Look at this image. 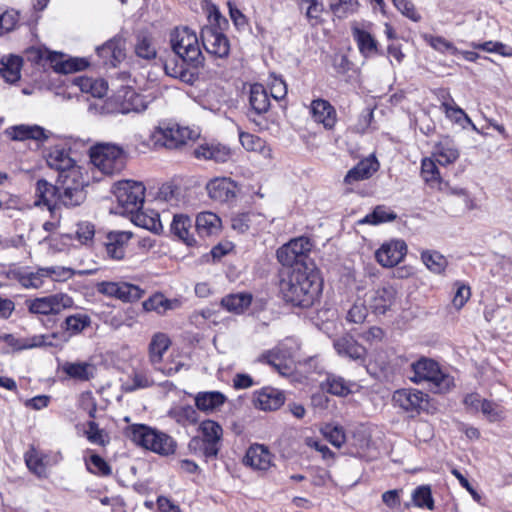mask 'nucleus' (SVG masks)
<instances>
[{
	"instance_id": "1",
	"label": "nucleus",
	"mask_w": 512,
	"mask_h": 512,
	"mask_svg": "<svg viewBox=\"0 0 512 512\" xmlns=\"http://www.w3.org/2000/svg\"><path fill=\"white\" fill-rule=\"evenodd\" d=\"M280 292L287 303L308 308L320 297L323 280L316 267L293 268L279 284Z\"/></svg>"
},
{
	"instance_id": "2",
	"label": "nucleus",
	"mask_w": 512,
	"mask_h": 512,
	"mask_svg": "<svg viewBox=\"0 0 512 512\" xmlns=\"http://www.w3.org/2000/svg\"><path fill=\"white\" fill-rule=\"evenodd\" d=\"M170 43L176 56L190 67L202 68L205 58L196 33L188 27H177L170 33Z\"/></svg>"
},
{
	"instance_id": "3",
	"label": "nucleus",
	"mask_w": 512,
	"mask_h": 512,
	"mask_svg": "<svg viewBox=\"0 0 512 512\" xmlns=\"http://www.w3.org/2000/svg\"><path fill=\"white\" fill-rule=\"evenodd\" d=\"M410 380L414 383L427 382L434 393L447 392L454 380L449 374L444 373L439 364L428 358H421L411 364Z\"/></svg>"
},
{
	"instance_id": "4",
	"label": "nucleus",
	"mask_w": 512,
	"mask_h": 512,
	"mask_svg": "<svg viewBox=\"0 0 512 512\" xmlns=\"http://www.w3.org/2000/svg\"><path fill=\"white\" fill-rule=\"evenodd\" d=\"M90 159L103 174L113 175L125 168L127 153L119 145L97 143L90 148Z\"/></svg>"
},
{
	"instance_id": "5",
	"label": "nucleus",
	"mask_w": 512,
	"mask_h": 512,
	"mask_svg": "<svg viewBox=\"0 0 512 512\" xmlns=\"http://www.w3.org/2000/svg\"><path fill=\"white\" fill-rule=\"evenodd\" d=\"M57 184L60 189V203L67 208L81 205L86 199L84 180L77 166L63 173H59Z\"/></svg>"
},
{
	"instance_id": "6",
	"label": "nucleus",
	"mask_w": 512,
	"mask_h": 512,
	"mask_svg": "<svg viewBox=\"0 0 512 512\" xmlns=\"http://www.w3.org/2000/svg\"><path fill=\"white\" fill-rule=\"evenodd\" d=\"M113 193L118 203L117 213L129 216L142 208L145 186L140 182L125 180L114 185Z\"/></svg>"
},
{
	"instance_id": "7",
	"label": "nucleus",
	"mask_w": 512,
	"mask_h": 512,
	"mask_svg": "<svg viewBox=\"0 0 512 512\" xmlns=\"http://www.w3.org/2000/svg\"><path fill=\"white\" fill-rule=\"evenodd\" d=\"M312 243L307 237L292 239L277 250V259L284 265L293 268L315 267L309 258Z\"/></svg>"
},
{
	"instance_id": "8",
	"label": "nucleus",
	"mask_w": 512,
	"mask_h": 512,
	"mask_svg": "<svg viewBox=\"0 0 512 512\" xmlns=\"http://www.w3.org/2000/svg\"><path fill=\"white\" fill-rule=\"evenodd\" d=\"M28 311L35 315H57L63 310L71 308L73 299L64 293H55L34 299H26L24 302Z\"/></svg>"
},
{
	"instance_id": "9",
	"label": "nucleus",
	"mask_w": 512,
	"mask_h": 512,
	"mask_svg": "<svg viewBox=\"0 0 512 512\" xmlns=\"http://www.w3.org/2000/svg\"><path fill=\"white\" fill-rule=\"evenodd\" d=\"M197 137L198 134L188 127L175 125L156 128L152 133L151 140L155 147L178 149L185 145L188 140H193Z\"/></svg>"
},
{
	"instance_id": "10",
	"label": "nucleus",
	"mask_w": 512,
	"mask_h": 512,
	"mask_svg": "<svg viewBox=\"0 0 512 512\" xmlns=\"http://www.w3.org/2000/svg\"><path fill=\"white\" fill-rule=\"evenodd\" d=\"M100 294L115 297L124 302H133L139 300L143 294L139 286L127 282L102 281L96 285Z\"/></svg>"
},
{
	"instance_id": "11",
	"label": "nucleus",
	"mask_w": 512,
	"mask_h": 512,
	"mask_svg": "<svg viewBox=\"0 0 512 512\" xmlns=\"http://www.w3.org/2000/svg\"><path fill=\"white\" fill-rule=\"evenodd\" d=\"M201 42L207 53L225 58L229 55L230 44L227 37L213 26H205L200 33Z\"/></svg>"
},
{
	"instance_id": "12",
	"label": "nucleus",
	"mask_w": 512,
	"mask_h": 512,
	"mask_svg": "<svg viewBox=\"0 0 512 512\" xmlns=\"http://www.w3.org/2000/svg\"><path fill=\"white\" fill-rule=\"evenodd\" d=\"M407 253V245L403 240L395 239L383 243L375 252L377 262L386 268L399 264Z\"/></svg>"
},
{
	"instance_id": "13",
	"label": "nucleus",
	"mask_w": 512,
	"mask_h": 512,
	"mask_svg": "<svg viewBox=\"0 0 512 512\" xmlns=\"http://www.w3.org/2000/svg\"><path fill=\"white\" fill-rule=\"evenodd\" d=\"M208 196L219 203H228L236 198L238 185L228 177H216L206 184Z\"/></svg>"
},
{
	"instance_id": "14",
	"label": "nucleus",
	"mask_w": 512,
	"mask_h": 512,
	"mask_svg": "<svg viewBox=\"0 0 512 512\" xmlns=\"http://www.w3.org/2000/svg\"><path fill=\"white\" fill-rule=\"evenodd\" d=\"M392 400L395 405L407 412H417L428 403V394L417 389L404 388L393 393Z\"/></svg>"
},
{
	"instance_id": "15",
	"label": "nucleus",
	"mask_w": 512,
	"mask_h": 512,
	"mask_svg": "<svg viewBox=\"0 0 512 512\" xmlns=\"http://www.w3.org/2000/svg\"><path fill=\"white\" fill-rule=\"evenodd\" d=\"M396 290L392 286H384L370 293L367 298L369 310L375 315H384L395 302Z\"/></svg>"
},
{
	"instance_id": "16",
	"label": "nucleus",
	"mask_w": 512,
	"mask_h": 512,
	"mask_svg": "<svg viewBox=\"0 0 512 512\" xmlns=\"http://www.w3.org/2000/svg\"><path fill=\"white\" fill-rule=\"evenodd\" d=\"M96 52L104 65L115 68L126 57L125 42L122 38L114 37L97 47Z\"/></svg>"
},
{
	"instance_id": "17",
	"label": "nucleus",
	"mask_w": 512,
	"mask_h": 512,
	"mask_svg": "<svg viewBox=\"0 0 512 512\" xmlns=\"http://www.w3.org/2000/svg\"><path fill=\"white\" fill-rule=\"evenodd\" d=\"M60 189L58 184L49 183L45 179H40L36 183V206H45L50 212H53L58 206L63 205L60 203Z\"/></svg>"
},
{
	"instance_id": "18",
	"label": "nucleus",
	"mask_w": 512,
	"mask_h": 512,
	"mask_svg": "<svg viewBox=\"0 0 512 512\" xmlns=\"http://www.w3.org/2000/svg\"><path fill=\"white\" fill-rule=\"evenodd\" d=\"M7 135L14 141L35 140L44 142L50 138L52 132L39 125L20 124L7 129Z\"/></svg>"
},
{
	"instance_id": "19",
	"label": "nucleus",
	"mask_w": 512,
	"mask_h": 512,
	"mask_svg": "<svg viewBox=\"0 0 512 512\" xmlns=\"http://www.w3.org/2000/svg\"><path fill=\"white\" fill-rule=\"evenodd\" d=\"M253 402L263 411H274L284 404L285 396L282 391L268 386L254 392Z\"/></svg>"
},
{
	"instance_id": "20",
	"label": "nucleus",
	"mask_w": 512,
	"mask_h": 512,
	"mask_svg": "<svg viewBox=\"0 0 512 512\" xmlns=\"http://www.w3.org/2000/svg\"><path fill=\"white\" fill-rule=\"evenodd\" d=\"M132 238L128 231H111L107 233L104 241L107 257L113 260H122L125 256L126 245Z\"/></svg>"
},
{
	"instance_id": "21",
	"label": "nucleus",
	"mask_w": 512,
	"mask_h": 512,
	"mask_svg": "<svg viewBox=\"0 0 512 512\" xmlns=\"http://www.w3.org/2000/svg\"><path fill=\"white\" fill-rule=\"evenodd\" d=\"M199 68L190 67L187 62L183 60H167L164 64L165 74L179 79L181 82L194 85L199 79Z\"/></svg>"
},
{
	"instance_id": "22",
	"label": "nucleus",
	"mask_w": 512,
	"mask_h": 512,
	"mask_svg": "<svg viewBox=\"0 0 512 512\" xmlns=\"http://www.w3.org/2000/svg\"><path fill=\"white\" fill-rule=\"evenodd\" d=\"M91 325V318L89 315L84 313H76L70 316H67L65 320L61 323L62 333H56L57 337L52 338L60 339L63 342L68 341L71 336H75L80 334L84 329L88 328Z\"/></svg>"
},
{
	"instance_id": "23",
	"label": "nucleus",
	"mask_w": 512,
	"mask_h": 512,
	"mask_svg": "<svg viewBox=\"0 0 512 512\" xmlns=\"http://www.w3.org/2000/svg\"><path fill=\"white\" fill-rule=\"evenodd\" d=\"M197 159L212 160L216 163H226L231 158V149L220 143H204L194 149Z\"/></svg>"
},
{
	"instance_id": "24",
	"label": "nucleus",
	"mask_w": 512,
	"mask_h": 512,
	"mask_svg": "<svg viewBox=\"0 0 512 512\" xmlns=\"http://www.w3.org/2000/svg\"><path fill=\"white\" fill-rule=\"evenodd\" d=\"M125 434L136 445L154 451V441L157 439L158 430L145 424H133L126 428Z\"/></svg>"
},
{
	"instance_id": "25",
	"label": "nucleus",
	"mask_w": 512,
	"mask_h": 512,
	"mask_svg": "<svg viewBox=\"0 0 512 512\" xmlns=\"http://www.w3.org/2000/svg\"><path fill=\"white\" fill-rule=\"evenodd\" d=\"M193 221L185 214H175L170 224V232L187 246H194L196 239L192 233Z\"/></svg>"
},
{
	"instance_id": "26",
	"label": "nucleus",
	"mask_w": 512,
	"mask_h": 512,
	"mask_svg": "<svg viewBox=\"0 0 512 512\" xmlns=\"http://www.w3.org/2000/svg\"><path fill=\"white\" fill-rule=\"evenodd\" d=\"M311 113L314 121L322 123L326 129L334 127L336 123V111L327 100H313L311 103Z\"/></svg>"
},
{
	"instance_id": "27",
	"label": "nucleus",
	"mask_w": 512,
	"mask_h": 512,
	"mask_svg": "<svg viewBox=\"0 0 512 512\" xmlns=\"http://www.w3.org/2000/svg\"><path fill=\"white\" fill-rule=\"evenodd\" d=\"M250 113L263 115L270 109V97L266 88L260 83L250 86L249 94Z\"/></svg>"
},
{
	"instance_id": "28",
	"label": "nucleus",
	"mask_w": 512,
	"mask_h": 512,
	"mask_svg": "<svg viewBox=\"0 0 512 512\" xmlns=\"http://www.w3.org/2000/svg\"><path fill=\"white\" fill-rule=\"evenodd\" d=\"M48 166L55 169L59 173L77 167L74 159L71 158L69 152L59 146H55L49 150L46 156Z\"/></svg>"
},
{
	"instance_id": "29",
	"label": "nucleus",
	"mask_w": 512,
	"mask_h": 512,
	"mask_svg": "<svg viewBox=\"0 0 512 512\" xmlns=\"http://www.w3.org/2000/svg\"><path fill=\"white\" fill-rule=\"evenodd\" d=\"M379 168V163L375 158H366L351 168L345 178L346 184H353L358 181L369 179Z\"/></svg>"
},
{
	"instance_id": "30",
	"label": "nucleus",
	"mask_w": 512,
	"mask_h": 512,
	"mask_svg": "<svg viewBox=\"0 0 512 512\" xmlns=\"http://www.w3.org/2000/svg\"><path fill=\"white\" fill-rule=\"evenodd\" d=\"M334 348L341 356L352 360H365L366 349L350 336H344L334 341Z\"/></svg>"
},
{
	"instance_id": "31",
	"label": "nucleus",
	"mask_w": 512,
	"mask_h": 512,
	"mask_svg": "<svg viewBox=\"0 0 512 512\" xmlns=\"http://www.w3.org/2000/svg\"><path fill=\"white\" fill-rule=\"evenodd\" d=\"M244 463L254 469L267 470L271 466V454L261 444H254L247 450Z\"/></svg>"
},
{
	"instance_id": "32",
	"label": "nucleus",
	"mask_w": 512,
	"mask_h": 512,
	"mask_svg": "<svg viewBox=\"0 0 512 512\" xmlns=\"http://www.w3.org/2000/svg\"><path fill=\"white\" fill-rule=\"evenodd\" d=\"M53 69L57 73L69 74L82 71L88 67L89 63L84 58H69L62 60V54L51 53L48 56Z\"/></svg>"
},
{
	"instance_id": "33",
	"label": "nucleus",
	"mask_w": 512,
	"mask_h": 512,
	"mask_svg": "<svg viewBox=\"0 0 512 512\" xmlns=\"http://www.w3.org/2000/svg\"><path fill=\"white\" fill-rule=\"evenodd\" d=\"M129 217L135 225L154 233H159L163 229L160 215L154 210H144L142 207L130 214Z\"/></svg>"
},
{
	"instance_id": "34",
	"label": "nucleus",
	"mask_w": 512,
	"mask_h": 512,
	"mask_svg": "<svg viewBox=\"0 0 512 512\" xmlns=\"http://www.w3.org/2000/svg\"><path fill=\"white\" fill-rule=\"evenodd\" d=\"M194 400L198 410L211 413L221 407L227 398L219 391H205L197 393Z\"/></svg>"
},
{
	"instance_id": "35",
	"label": "nucleus",
	"mask_w": 512,
	"mask_h": 512,
	"mask_svg": "<svg viewBox=\"0 0 512 512\" xmlns=\"http://www.w3.org/2000/svg\"><path fill=\"white\" fill-rule=\"evenodd\" d=\"M195 229L201 237L216 235L221 229V219L212 212L199 213L195 220Z\"/></svg>"
},
{
	"instance_id": "36",
	"label": "nucleus",
	"mask_w": 512,
	"mask_h": 512,
	"mask_svg": "<svg viewBox=\"0 0 512 512\" xmlns=\"http://www.w3.org/2000/svg\"><path fill=\"white\" fill-rule=\"evenodd\" d=\"M182 302L178 298L168 299L163 294L156 293L143 302V309L147 312L155 311L158 314H165L168 310L180 308Z\"/></svg>"
},
{
	"instance_id": "37",
	"label": "nucleus",
	"mask_w": 512,
	"mask_h": 512,
	"mask_svg": "<svg viewBox=\"0 0 512 512\" xmlns=\"http://www.w3.org/2000/svg\"><path fill=\"white\" fill-rule=\"evenodd\" d=\"M201 437L219 454L221 449V441L223 436V429L219 423L214 420H204L199 425Z\"/></svg>"
},
{
	"instance_id": "38",
	"label": "nucleus",
	"mask_w": 512,
	"mask_h": 512,
	"mask_svg": "<svg viewBox=\"0 0 512 512\" xmlns=\"http://www.w3.org/2000/svg\"><path fill=\"white\" fill-rule=\"evenodd\" d=\"M56 337L57 334L35 335L31 338L19 340L9 334L5 336V340L10 346L15 347L17 350H23L35 347L54 346L55 343L52 342L51 339Z\"/></svg>"
},
{
	"instance_id": "39",
	"label": "nucleus",
	"mask_w": 512,
	"mask_h": 512,
	"mask_svg": "<svg viewBox=\"0 0 512 512\" xmlns=\"http://www.w3.org/2000/svg\"><path fill=\"white\" fill-rule=\"evenodd\" d=\"M352 385L353 382L344 379L342 376L328 373L326 380L321 384V388L332 395L346 397L352 392Z\"/></svg>"
},
{
	"instance_id": "40",
	"label": "nucleus",
	"mask_w": 512,
	"mask_h": 512,
	"mask_svg": "<svg viewBox=\"0 0 512 512\" xmlns=\"http://www.w3.org/2000/svg\"><path fill=\"white\" fill-rule=\"evenodd\" d=\"M252 298L250 293L229 294L222 298L221 305L229 312L242 314L251 305Z\"/></svg>"
},
{
	"instance_id": "41",
	"label": "nucleus",
	"mask_w": 512,
	"mask_h": 512,
	"mask_svg": "<svg viewBox=\"0 0 512 512\" xmlns=\"http://www.w3.org/2000/svg\"><path fill=\"white\" fill-rule=\"evenodd\" d=\"M23 60L20 56L10 55L2 59L0 75L8 83H15L21 77V67Z\"/></svg>"
},
{
	"instance_id": "42",
	"label": "nucleus",
	"mask_w": 512,
	"mask_h": 512,
	"mask_svg": "<svg viewBox=\"0 0 512 512\" xmlns=\"http://www.w3.org/2000/svg\"><path fill=\"white\" fill-rule=\"evenodd\" d=\"M352 35L357 43L360 53L364 57H369L377 53V41L376 39L366 30L355 27L352 29Z\"/></svg>"
},
{
	"instance_id": "43",
	"label": "nucleus",
	"mask_w": 512,
	"mask_h": 512,
	"mask_svg": "<svg viewBox=\"0 0 512 512\" xmlns=\"http://www.w3.org/2000/svg\"><path fill=\"white\" fill-rule=\"evenodd\" d=\"M171 341L169 337L162 332L155 333L149 344V359L155 365L162 361L164 353L168 350Z\"/></svg>"
},
{
	"instance_id": "44",
	"label": "nucleus",
	"mask_w": 512,
	"mask_h": 512,
	"mask_svg": "<svg viewBox=\"0 0 512 512\" xmlns=\"http://www.w3.org/2000/svg\"><path fill=\"white\" fill-rule=\"evenodd\" d=\"M62 370L70 378L79 381H89L94 376V366L88 362H65Z\"/></svg>"
},
{
	"instance_id": "45",
	"label": "nucleus",
	"mask_w": 512,
	"mask_h": 512,
	"mask_svg": "<svg viewBox=\"0 0 512 512\" xmlns=\"http://www.w3.org/2000/svg\"><path fill=\"white\" fill-rule=\"evenodd\" d=\"M42 270L39 268L36 272H27L25 270L19 269L12 271L13 278L17 280L20 285L26 289H38L42 287L44 283V276Z\"/></svg>"
},
{
	"instance_id": "46",
	"label": "nucleus",
	"mask_w": 512,
	"mask_h": 512,
	"mask_svg": "<svg viewBox=\"0 0 512 512\" xmlns=\"http://www.w3.org/2000/svg\"><path fill=\"white\" fill-rule=\"evenodd\" d=\"M421 260L429 271L435 274H441L448 265L447 259L436 250H423Z\"/></svg>"
},
{
	"instance_id": "47",
	"label": "nucleus",
	"mask_w": 512,
	"mask_h": 512,
	"mask_svg": "<svg viewBox=\"0 0 512 512\" xmlns=\"http://www.w3.org/2000/svg\"><path fill=\"white\" fill-rule=\"evenodd\" d=\"M296 3L301 11H303L304 5L307 4L305 17L312 26L322 22L321 16L325 8L321 0H296Z\"/></svg>"
},
{
	"instance_id": "48",
	"label": "nucleus",
	"mask_w": 512,
	"mask_h": 512,
	"mask_svg": "<svg viewBox=\"0 0 512 512\" xmlns=\"http://www.w3.org/2000/svg\"><path fill=\"white\" fill-rule=\"evenodd\" d=\"M437 162L440 165H449L459 158V151L449 139L440 141L436 146Z\"/></svg>"
},
{
	"instance_id": "49",
	"label": "nucleus",
	"mask_w": 512,
	"mask_h": 512,
	"mask_svg": "<svg viewBox=\"0 0 512 512\" xmlns=\"http://www.w3.org/2000/svg\"><path fill=\"white\" fill-rule=\"evenodd\" d=\"M239 140L247 151L259 152L264 156H270L271 154V149L266 145V141L257 135L240 132Z\"/></svg>"
},
{
	"instance_id": "50",
	"label": "nucleus",
	"mask_w": 512,
	"mask_h": 512,
	"mask_svg": "<svg viewBox=\"0 0 512 512\" xmlns=\"http://www.w3.org/2000/svg\"><path fill=\"white\" fill-rule=\"evenodd\" d=\"M397 218V214L387 208L384 205L376 206L373 211L367 214L363 219L359 221L360 224H371L378 225L385 222L394 221Z\"/></svg>"
},
{
	"instance_id": "51",
	"label": "nucleus",
	"mask_w": 512,
	"mask_h": 512,
	"mask_svg": "<svg viewBox=\"0 0 512 512\" xmlns=\"http://www.w3.org/2000/svg\"><path fill=\"white\" fill-rule=\"evenodd\" d=\"M188 449L192 454L203 457L206 461L218 457L216 449H213L201 436L191 438L188 443Z\"/></svg>"
},
{
	"instance_id": "52",
	"label": "nucleus",
	"mask_w": 512,
	"mask_h": 512,
	"mask_svg": "<svg viewBox=\"0 0 512 512\" xmlns=\"http://www.w3.org/2000/svg\"><path fill=\"white\" fill-rule=\"evenodd\" d=\"M412 504L418 508H427L429 510H433L434 499L432 496V491L429 485H421L416 487L412 492Z\"/></svg>"
},
{
	"instance_id": "53",
	"label": "nucleus",
	"mask_w": 512,
	"mask_h": 512,
	"mask_svg": "<svg viewBox=\"0 0 512 512\" xmlns=\"http://www.w3.org/2000/svg\"><path fill=\"white\" fill-rule=\"evenodd\" d=\"M358 6V0H329V9L338 18L354 14Z\"/></svg>"
},
{
	"instance_id": "54",
	"label": "nucleus",
	"mask_w": 512,
	"mask_h": 512,
	"mask_svg": "<svg viewBox=\"0 0 512 512\" xmlns=\"http://www.w3.org/2000/svg\"><path fill=\"white\" fill-rule=\"evenodd\" d=\"M421 176L431 187H439L443 183L436 164L431 159H424L421 164Z\"/></svg>"
},
{
	"instance_id": "55",
	"label": "nucleus",
	"mask_w": 512,
	"mask_h": 512,
	"mask_svg": "<svg viewBox=\"0 0 512 512\" xmlns=\"http://www.w3.org/2000/svg\"><path fill=\"white\" fill-rule=\"evenodd\" d=\"M25 463L28 469L38 477L46 476V467L43 463V459L34 448H31L25 453Z\"/></svg>"
},
{
	"instance_id": "56",
	"label": "nucleus",
	"mask_w": 512,
	"mask_h": 512,
	"mask_svg": "<svg viewBox=\"0 0 512 512\" xmlns=\"http://www.w3.org/2000/svg\"><path fill=\"white\" fill-rule=\"evenodd\" d=\"M87 440L93 444L106 446L109 443V436L100 429L95 421L87 422V430H85Z\"/></svg>"
},
{
	"instance_id": "57",
	"label": "nucleus",
	"mask_w": 512,
	"mask_h": 512,
	"mask_svg": "<svg viewBox=\"0 0 512 512\" xmlns=\"http://www.w3.org/2000/svg\"><path fill=\"white\" fill-rule=\"evenodd\" d=\"M157 439L154 441V451L160 455H170L175 452L176 442L168 434L158 431Z\"/></svg>"
},
{
	"instance_id": "58",
	"label": "nucleus",
	"mask_w": 512,
	"mask_h": 512,
	"mask_svg": "<svg viewBox=\"0 0 512 512\" xmlns=\"http://www.w3.org/2000/svg\"><path fill=\"white\" fill-rule=\"evenodd\" d=\"M368 309L369 307L365 305L364 301H356L347 312V321L355 324L363 323L367 317Z\"/></svg>"
},
{
	"instance_id": "59",
	"label": "nucleus",
	"mask_w": 512,
	"mask_h": 512,
	"mask_svg": "<svg viewBox=\"0 0 512 512\" xmlns=\"http://www.w3.org/2000/svg\"><path fill=\"white\" fill-rule=\"evenodd\" d=\"M175 419L178 423L185 424H196L199 420V414L197 408L190 405L182 406L175 411Z\"/></svg>"
},
{
	"instance_id": "60",
	"label": "nucleus",
	"mask_w": 512,
	"mask_h": 512,
	"mask_svg": "<svg viewBox=\"0 0 512 512\" xmlns=\"http://www.w3.org/2000/svg\"><path fill=\"white\" fill-rule=\"evenodd\" d=\"M425 40L437 51L439 52H442V53H449L451 55H455L458 50L457 48L453 45V43L449 42L448 40H446L445 38L441 37V36H432V35H429V36H425Z\"/></svg>"
},
{
	"instance_id": "61",
	"label": "nucleus",
	"mask_w": 512,
	"mask_h": 512,
	"mask_svg": "<svg viewBox=\"0 0 512 512\" xmlns=\"http://www.w3.org/2000/svg\"><path fill=\"white\" fill-rule=\"evenodd\" d=\"M135 53L138 57L150 60L156 57V49L147 37L138 38L135 45Z\"/></svg>"
},
{
	"instance_id": "62",
	"label": "nucleus",
	"mask_w": 512,
	"mask_h": 512,
	"mask_svg": "<svg viewBox=\"0 0 512 512\" xmlns=\"http://www.w3.org/2000/svg\"><path fill=\"white\" fill-rule=\"evenodd\" d=\"M392 2L396 9L405 17L414 22L421 20V15L416 11L414 4L410 0H392Z\"/></svg>"
},
{
	"instance_id": "63",
	"label": "nucleus",
	"mask_w": 512,
	"mask_h": 512,
	"mask_svg": "<svg viewBox=\"0 0 512 512\" xmlns=\"http://www.w3.org/2000/svg\"><path fill=\"white\" fill-rule=\"evenodd\" d=\"M323 433L327 440L337 448L341 447L345 442V433L343 428L340 426L327 425L324 428Z\"/></svg>"
},
{
	"instance_id": "64",
	"label": "nucleus",
	"mask_w": 512,
	"mask_h": 512,
	"mask_svg": "<svg viewBox=\"0 0 512 512\" xmlns=\"http://www.w3.org/2000/svg\"><path fill=\"white\" fill-rule=\"evenodd\" d=\"M95 235V226L91 222L83 221L77 224L76 236L82 244H88Z\"/></svg>"
}]
</instances>
